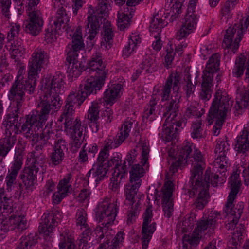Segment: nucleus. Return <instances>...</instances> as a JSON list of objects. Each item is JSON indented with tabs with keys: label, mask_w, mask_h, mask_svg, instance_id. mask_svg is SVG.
I'll use <instances>...</instances> for the list:
<instances>
[{
	"label": "nucleus",
	"mask_w": 249,
	"mask_h": 249,
	"mask_svg": "<svg viewBox=\"0 0 249 249\" xmlns=\"http://www.w3.org/2000/svg\"><path fill=\"white\" fill-rule=\"evenodd\" d=\"M64 83L63 75L57 73L53 76L47 75L42 79L40 89L44 95L37 105L38 110L26 116V121L21 129L27 139H31L32 145L39 141L40 136L36 131L42 128L49 114L57 112L61 107L62 101L59 95Z\"/></svg>",
	"instance_id": "1"
},
{
	"label": "nucleus",
	"mask_w": 249,
	"mask_h": 249,
	"mask_svg": "<svg viewBox=\"0 0 249 249\" xmlns=\"http://www.w3.org/2000/svg\"><path fill=\"white\" fill-rule=\"evenodd\" d=\"M49 56L44 50L38 49L32 55L29 62L28 79L23 80L19 76L13 83L8 94V99L13 102L15 107L7 116L8 123H13L18 126V118L21 114V108L25 100V91L33 94L36 86V78L41 68L49 63Z\"/></svg>",
	"instance_id": "2"
},
{
	"label": "nucleus",
	"mask_w": 249,
	"mask_h": 249,
	"mask_svg": "<svg viewBox=\"0 0 249 249\" xmlns=\"http://www.w3.org/2000/svg\"><path fill=\"white\" fill-rule=\"evenodd\" d=\"M203 168L197 163L192 170L189 184L191 190L189 191L190 197H194L198 193V196L194 202L195 207L199 210L203 209L208 203L210 196L208 193L209 183L210 178V169H207L205 172L204 179L202 178Z\"/></svg>",
	"instance_id": "3"
},
{
	"label": "nucleus",
	"mask_w": 249,
	"mask_h": 249,
	"mask_svg": "<svg viewBox=\"0 0 249 249\" xmlns=\"http://www.w3.org/2000/svg\"><path fill=\"white\" fill-rule=\"evenodd\" d=\"M233 101L231 100L227 93L222 90H217L214 95V98L209 111L207 120L209 124H211L215 120V125L213 127V133L217 136L224 123L227 113L230 111Z\"/></svg>",
	"instance_id": "4"
},
{
	"label": "nucleus",
	"mask_w": 249,
	"mask_h": 249,
	"mask_svg": "<svg viewBox=\"0 0 249 249\" xmlns=\"http://www.w3.org/2000/svg\"><path fill=\"white\" fill-rule=\"evenodd\" d=\"M48 137H40L38 143L30 153V165L25 167L20 177L26 187L33 186L37 181V176L44 163L45 155L42 150L48 144Z\"/></svg>",
	"instance_id": "5"
},
{
	"label": "nucleus",
	"mask_w": 249,
	"mask_h": 249,
	"mask_svg": "<svg viewBox=\"0 0 249 249\" xmlns=\"http://www.w3.org/2000/svg\"><path fill=\"white\" fill-rule=\"evenodd\" d=\"M111 0H99L96 11H94V15L90 14L87 18L86 25V32L89 34L88 38L90 40L94 39L98 33L100 23L99 19L109 14V8Z\"/></svg>",
	"instance_id": "6"
},
{
	"label": "nucleus",
	"mask_w": 249,
	"mask_h": 249,
	"mask_svg": "<svg viewBox=\"0 0 249 249\" xmlns=\"http://www.w3.org/2000/svg\"><path fill=\"white\" fill-rule=\"evenodd\" d=\"M100 75L92 73L85 74L86 76L79 86L82 94L87 98L91 94H96L101 89L105 83L106 73L101 71Z\"/></svg>",
	"instance_id": "7"
},
{
	"label": "nucleus",
	"mask_w": 249,
	"mask_h": 249,
	"mask_svg": "<svg viewBox=\"0 0 249 249\" xmlns=\"http://www.w3.org/2000/svg\"><path fill=\"white\" fill-rule=\"evenodd\" d=\"M56 20L53 22L54 26L50 25L45 29V40L47 43H52L56 40V33L62 26L65 31L68 32L70 18L63 7L59 8L57 12Z\"/></svg>",
	"instance_id": "8"
},
{
	"label": "nucleus",
	"mask_w": 249,
	"mask_h": 249,
	"mask_svg": "<svg viewBox=\"0 0 249 249\" xmlns=\"http://www.w3.org/2000/svg\"><path fill=\"white\" fill-rule=\"evenodd\" d=\"M117 202V200L115 203L103 202L99 204L96 215L99 222H102L104 227L108 228L109 226L113 223L118 210Z\"/></svg>",
	"instance_id": "9"
},
{
	"label": "nucleus",
	"mask_w": 249,
	"mask_h": 249,
	"mask_svg": "<svg viewBox=\"0 0 249 249\" xmlns=\"http://www.w3.org/2000/svg\"><path fill=\"white\" fill-rule=\"evenodd\" d=\"M65 130L69 129L70 136L72 140V147L79 148L84 139L83 135L84 125H81L80 120L76 118L73 121L72 116H65L64 123Z\"/></svg>",
	"instance_id": "10"
},
{
	"label": "nucleus",
	"mask_w": 249,
	"mask_h": 249,
	"mask_svg": "<svg viewBox=\"0 0 249 249\" xmlns=\"http://www.w3.org/2000/svg\"><path fill=\"white\" fill-rule=\"evenodd\" d=\"M61 214L60 212L56 210H52L48 213H44L42 216V222L38 228L40 234H43L44 238L51 236L53 229L57 226L58 219H60Z\"/></svg>",
	"instance_id": "11"
},
{
	"label": "nucleus",
	"mask_w": 249,
	"mask_h": 249,
	"mask_svg": "<svg viewBox=\"0 0 249 249\" xmlns=\"http://www.w3.org/2000/svg\"><path fill=\"white\" fill-rule=\"evenodd\" d=\"M187 123V119L185 117H181L179 120H170L167 118L163 125L161 137L167 142H170L176 139L178 134L179 128L182 129Z\"/></svg>",
	"instance_id": "12"
},
{
	"label": "nucleus",
	"mask_w": 249,
	"mask_h": 249,
	"mask_svg": "<svg viewBox=\"0 0 249 249\" xmlns=\"http://www.w3.org/2000/svg\"><path fill=\"white\" fill-rule=\"evenodd\" d=\"M152 206H149L146 209L143 215V221L142 229V249H147L152 235L156 229V223L151 222L153 216Z\"/></svg>",
	"instance_id": "13"
},
{
	"label": "nucleus",
	"mask_w": 249,
	"mask_h": 249,
	"mask_svg": "<svg viewBox=\"0 0 249 249\" xmlns=\"http://www.w3.org/2000/svg\"><path fill=\"white\" fill-rule=\"evenodd\" d=\"M28 20L24 22L23 28L24 31L34 36H37L41 31L43 20L40 11L29 12Z\"/></svg>",
	"instance_id": "14"
},
{
	"label": "nucleus",
	"mask_w": 249,
	"mask_h": 249,
	"mask_svg": "<svg viewBox=\"0 0 249 249\" xmlns=\"http://www.w3.org/2000/svg\"><path fill=\"white\" fill-rule=\"evenodd\" d=\"M184 20L181 28L177 33V38L178 40L186 37L196 29L198 19L195 11L187 10Z\"/></svg>",
	"instance_id": "15"
},
{
	"label": "nucleus",
	"mask_w": 249,
	"mask_h": 249,
	"mask_svg": "<svg viewBox=\"0 0 249 249\" xmlns=\"http://www.w3.org/2000/svg\"><path fill=\"white\" fill-rule=\"evenodd\" d=\"M1 229L7 232L17 228L19 231L26 229V220L24 215L13 214L9 218L3 220L1 222Z\"/></svg>",
	"instance_id": "16"
},
{
	"label": "nucleus",
	"mask_w": 249,
	"mask_h": 249,
	"mask_svg": "<svg viewBox=\"0 0 249 249\" xmlns=\"http://www.w3.org/2000/svg\"><path fill=\"white\" fill-rule=\"evenodd\" d=\"M243 209L244 204L242 202H239L235 209H233V203L228 207L227 203H226V213L229 220V222L226 225L227 229H234L243 212Z\"/></svg>",
	"instance_id": "17"
},
{
	"label": "nucleus",
	"mask_w": 249,
	"mask_h": 249,
	"mask_svg": "<svg viewBox=\"0 0 249 249\" xmlns=\"http://www.w3.org/2000/svg\"><path fill=\"white\" fill-rule=\"evenodd\" d=\"M220 57L217 53L213 54L207 63L203 71L202 79L213 81V74L219 69Z\"/></svg>",
	"instance_id": "18"
},
{
	"label": "nucleus",
	"mask_w": 249,
	"mask_h": 249,
	"mask_svg": "<svg viewBox=\"0 0 249 249\" xmlns=\"http://www.w3.org/2000/svg\"><path fill=\"white\" fill-rule=\"evenodd\" d=\"M102 62V54L100 53L96 52L93 54L88 63L89 67L86 68L85 74L92 73L100 75L101 71L107 74V71Z\"/></svg>",
	"instance_id": "19"
},
{
	"label": "nucleus",
	"mask_w": 249,
	"mask_h": 249,
	"mask_svg": "<svg viewBox=\"0 0 249 249\" xmlns=\"http://www.w3.org/2000/svg\"><path fill=\"white\" fill-rule=\"evenodd\" d=\"M97 163V168L95 169L94 165L86 175L88 181L90 179L91 181H95L96 184H98L106 176V174L110 168L106 162H105V163Z\"/></svg>",
	"instance_id": "20"
},
{
	"label": "nucleus",
	"mask_w": 249,
	"mask_h": 249,
	"mask_svg": "<svg viewBox=\"0 0 249 249\" xmlns=\"http://www.w3.org/2000/svg\"><path fill=\"white\" fill-rule=\"evenodd\" d=\"M181 96L176 93L174 96H172L170 100L167 101L164 104L165 111L164 113V116L170 117V120L175 119L178 112V103Z\"/></svg>",
	"instance_id": "21"
},
{
	"label": "nucleus",
	"mask_w": 249,
	"mask_h": 249,
	"mask_svg": "<svg viewBox=\"0 0 249 249\" xmlns=\"http://www.w3.org/2000/svg\"><path fill=\"white\" fill-rule=\"evenodd\" d=\"M234 149L238 153L245 154L249 150V130L244 128L235 140Z\"/></svg>",
	"instance_id": "22"
},
{
	"label": "nucleus",
	"mask_w": 249,
	"mask_h": 249,
	"mask_svg": "<svg viewBox=\"0 0 249 249\" xmlns=\"http://www.w3.org/2000/svg\"><path fill=\"white\" fill-rule=\"evenodd\" d=\"M23 171L24 170L20 173L19 175H21ZM16 178V177L7 175L6 178L7 189L9 192L15 190L17 196H20L24 190V187H25L26 189H28L31 186L26 187L21 179L20 176H19V178H20L21 181L17 182Z\"/></svg>",
	"instance_id": "23"
},
{
	"label": "nucleus",
	"mask_w": 249,
	"mask_h": 249,
	"mask_svg": "<svg viewBox=\"0 0 249 249\" xmlns=\"http://www.w3.org/2000/svg\"><path fill=\"white\" fill-rule=\"evenodd\" d=\"M217 224V220L215 217L212 215H208V217L205 215L202 218L198 220L197 222V226L195 228V230L201 235L207 229L209 230H213Z\"/></svg>",
	"instance_id": "24"
},
{
	"label": "nucleus",
	"mask_w": 249,
	"mask_h": 249,
	"mask_svg": "<svg viewBox=\"0 0 249 249\" xmlns=\"http://www.w3.org/2000/svg\"><path fill=\"white\" fill-rule=\"evenodd\" d=\"M123 89L121 84H113L111 87L107 89L104 92V100L107 104H113L120 96V93Z\"/></svg>",
	"instance_id": "25"
},
{
	"label": "nucleus",
	"mask_w": 249,
	"mask_h": 249,
	"mask_svg": "<svg viewBox=\"0 0 249 249\" xmlns=\"http://www.w3.org/2000/svg\"><path fill=\"white\" fill-rule=\"evenodd\" d=\"M23 147L22 145L18 148L16 147L14 160L12 164L11 169L9 170L8 175L17 177L18 174L21 169L23 164Z\"/></svg>",
	"instance_id": "26"
},
{
	"label": "nucleus",
	"mask_w": 249,
	"mask_h": 249,
	"mask_svg": "<svg viewBox=\"0 0 249 249\" xmlns=\"http://www.w3.org/2000/svg\"><path fill=\"white\" fill-rule=\"evenodd\" d=\"M191 145H186L184 146L180 150L178 160L173 162L171 165L169 171L173 174L175 173L178 171V168L183 163L185 160H187L189 158L190 153L191 152Z\"/></svg>",
	"instance_id": "27"
},
{
	"label": "nucleus",
	"mask_w": 249,
	"mask_h": 249,
	"mask_svg": "<svg viewBox=\"0 0 249 249\" xmlns=\"http://www.w3.org/2000/svg\"><path fill=\"white\" fill-rule=\"evenodd\" d=\"M136 152V150L134 149L128 153L123 165L121 166L120 169H118V172L116 175L117 177L120 176V179H121L125 174H127L128 168L135 164L137 155Z\"/></svg>",
	"instance_id": "28"
},
{
	"label": "nucleus",
	"mask_w": 249,
	"mask_h": 249,
	"mask_svg": "<svg viewBox=\"0 0 249 249\" xmlns=\"http://www.w3.org/2000/svg\"><path fill=\"white\" fill-rule=\"evenodd\" d=\"M78 57L72 56L71 53H68L66 58L67 61L70 64H72L71 71H72L73 75L75 76H79L83 71H85L84 74H85L86 71L85 65L82 62L79 61Z\"/></svg>",
	"instance_id": "29"
},
{
	"label": "nucleus",
	"mask_w": 249,
	"mask_h": 249,
	"mask_svg": "<svg viewBox=\"0 0 249 249\" xmlns=\"http://www.w3.org/2000/svg\"><path fill=\"white\" fill-rule=\"evenodd\" d=\"M167 22L163 21L159 17L158 14L153 16L150 21L149 29L155 38H157L158 36H160L161 29L167 26Z\"/></svg>",
	"instance_id": "30"
},
{
	"label": "nucleus",
	"mask_w": 249,
	"mask_h": 249,
	"mask_svg": "<svg viewBox=\"0 0 249 249\" xmlns=\"http://www.w3.org/2000/svg\"><path fill=\"white\" fill-rule=\"evenodd\" d=\"M129 168H130L129 170V181L131 183L135 182L142 184L141 178L145 174V170L142 166L139 164H135Z\"/></svg>",
	"instance_id": "31"
},
{
	"label": "nucleus",
	"mask_w": 249,
	"mask_h": 249,
	"mask_svg": "<svg viewBox=\"0 0 249 249\" xmlns=\"http://www.w3.org/2000/svg\"><path fill=\"white\" fill-rule=\"evenodd\" d=\"M16 142L14 136H8L0 140V156L5 157Z\"/></svg>",
	"instance_id": "32"
},
{
	"label": "nucleus",
	"mask_w": 249,
	"mask_h": 249,
	"mask_svg": "<svg viewBox=\"0 0 249 249\" xmlns=\"http://www.w3.org/2000/svg\"><path fill=\"white\" fill-rule=\"evenodd\" d=\"M141 184L129 181L125 185L124 192L126 199L130 202V205H133L136 202L135 196L137 195Z\"/></svg>",
	"instance_id": "33"
},
{
	"label": "nucleus",
	"mask_w": 249,
	"mask_h": 249,
	"mask_svg": "<svg viewBox=\"0 0 249 249\" xmlns=\"http://www.w3.org/2000/svg\"><path fill=\"white\" fill-rule=\"evenodd\" d=\"M24 48L21 40L14 41L11 43L9 48L11 58L15 59V61L18 60L24 53Z\"/></svg>",
	"instance_id": "34"
},
{
	"label": "nucleus",
	"mask_w": 249,
	"mask_h": 249,
	"mask_svg": "<svg viewBox=\"0 0 249 249\" xmlns=\"http://www.w3.org/2000/svg\"><path fill=\"white\" fill-rule=\"evenodd\" d=\"M85 44L81 35L76 34L73 35L71 42V50L68 53H71L72 56H78V52L83 50Z\"/></svg>",
	"instance_id": "35"
},
{
	"label": "nucleus",
	"mask_w": 249,
	"mask_h": 249,
	"mask_svg": "<svg viewBox=\"0 0 249 249\" xmlns=\"http://www.w3.org/2000/svg\"><path fill=\"white\" fill-rule=\"evenodd\" d=\"M132 124L133 123L130 121H125L123 124L119 132L118 133L115 138V140L120 145L128 137Z\"/></svg>",
	"instance_id": "36"
},
{
	"label": "nucleus",
	"mask_w": 249,
	"mask_h": 249,
	"mask_svg": "<svg viewBox=\"0 0 249 249\" xmlns=\"http://www.w3.org/2000/svg\"><path fill=\"white\" fill-rule=\"evenodd\" d=\"M38 238L37 235L32 233L27 236H22L19 244L16 249H28V246L31 248L37 243Z\"/></svg>",
	"instance_id": "37"
},
{
	"label": "nucleus",
	"mask_w": 249,
	"mask_h": 249,
	"mask_svg": "<svg viewBox=\"0 0 249 249\" xmlns=\"http://www.w3.org/2000/svg\"><path fill=\"white\" fill-rule=\"evenodd\" d=\"M212 81L202 79L201 91L200 92V98L204 101L209 100L211 98L212 90Z\"/></svg>",
	"instance_id": "38"
},
{
	"label": "nucleus",
	"mask_w": 249,
	"mask_h": 249,
	"mask_svg": "<svg viewBox=\"0 0 249 249\" xmlns=\"http://www.w3.org/2000/svg\"><path fill=\"white\" fill-rule=\"evenodd\" d=\"M113 36L112 28H110V26H105L103 33L104 40L102 41L101 42L102 48L104 47L107 49H108L111 47Z\"/></svg>",
	"instance_id": "39"
},
{
	"label": "nucleus",
	"mask_w": 249,
	"mask_h": 249,
	"mask_svg": "<svg viewBox=\"0 0 249 249\" xmlns=\"http://www.w3.org/2000/svg\"><path fill=\"white\" fill-rule=\"evenodd\" d=\"M87 97L82 94V91L79 89L77 93L70 94L66 100L69 104H72V106L79 107L84 102Z\"/></svg>",
	"instance_id": "40"
},
{
	"label": "nucleus",
	"mask_w": 249,
	"mask_h": 249,
	"mask_svg": "<svg viewBox=\"0 0 249 249\" xmlns=\"http://www.w3.org/2000/svg\"><path fill=\"white\" fill-rule=\"evenodd\" d=\"M246 58L244 55H241L236 58L235 61V66L233 69V74L239 78L244 73L245 68Z\"/></svg>",
	"instance_id": "41"
},
{
	"label": "nucleus",
	"mask_w": 249,
	"mask_h": 249,
	"mask_svg": "<svg viewBox=\"0 0 249 249\" xmlns=\"http://www.w3.org/2000/svg\"><path fill=\"white\" fill-rule=\"evenodd\" d=\"M72 178L71 173L67 174L64 178L59 181L57 188L59 192H62L66 194L72 190L71 185L69 184Z\"/></svg>",
	"instance_id": "42"
},
{
	"label": "nucleus",
	"mask_w": 249,
	"mask_h": 249,
	"mask_svg": "<svg viewBox=\"0 0 249 249\" xmlns=\"http://www.w3.org/2000/svg\"><path fill=\"white\" fill-rule=\"evenodd\" d=\"M184 81L185 85L183 86V89L185 91L187 97H188L193 94L196 83L195 82L194 84H193L191 80V75L188 72L185 75Z\"/></svg>",
	"instance_id": "43"
},
{
	"label": "nucleus",
	"mask_w": 249,
	"mask_h": 249,
	"mask_svg": "<svg viewBox=\"0 0 249 249\" xmlns=\"http://www.w3.org/2000/svg\"><path fill=\"white\" fill-rule=\"evenodd\" d=\"M201 121L194 122L192 125V132L191 136L193 139H201L204 138L205 132L201 127Z\"/></svg>",
	"instance_id": "44"
},
{
	"label": "nucleus",
	"mask_w": 249,
	"mask_h": 249,
	"mask_svg": "<svg viewBox=\"0 0 249 249\" xmlns=\"http://www.w3.org/2000/svg\"><path fill=\"white\" fill-rule=\"evenodd\" d=\"M243 226L241 227H237L236 230L232 234L231 239L229 242V246L230 248L232 249H237L238 243V242L242 239L243 233Z\"/></svg>",
	"instance_id": "45"
},
{
	"label": "nucleus",
	"mask_w": 249,
	"mask_h": 249,
	"mask_svg": "<svg viewBox=\"0 0 249 249\" xmlns=\"http://www.w3.org/2000/svg\"><path fill=\"white\" fill-rule=\"evenodd\" d=\"M100 111V106L97 103H92L90 107H89L88 114V119L89 120H99L100 117L99 116V113Z\"/></svg>",
	"instance_id": "46"
},
{
	"label": "nucleus",
	"mask_w": 249,
	"mask_h": 249,
	"mask_svg": "<svg viewBox=\"0 0 249 249\" xmlns=\"http://www.w3.org/2000/svg\"><path fill=\"white\" fill-rule=\"evenodd\" d=\"M171 79V86H173V91H175L177 93H178V91L180 87V81L181 79V77L179 72L176 71L175 72H172L169 77L167 78V80Z\"/></svg>",
	"instance_id": "47"
},
{
	"label": "nucleus",
	"mask_w": 249,
	"mask_h": 249,
	"mask_svg": "<svg viewBox=\"0 0 249 249\" xmlns=\"http://www.w3.org/2000/svg\"><path fill=\"white\" fill-rule=\"evenodd\" d=\"M65 157V154L53 150L50 154V162L53 165L57 166L62 163Z\"/></svg>",
	"instance_id": "48"
},
{
	"label": "nucleus",
	"mask_w": 249,
	"mask_h": 249,
	"mask_svg": "<svg viewBox=\"0 0 249 249\" xmlns=\"http://www.w3.org/2000/svg\"><path fill=\"white\" fill-rule=\"evenodd\" d=\"M241 184H230L231 191L229 193L228 198L227 200V207L231 205L233 203L234 199L236 197V195L239 191Z\"/></svg>",
	"instance_id": "49"
},
{
	"label": "nucleus",
	"mask_w": 249,
	"mask_h": 249,
	"mask_svg": "<svg viewBox=\"0 0 249 249\" xmlns=\"http://www.w3.org/2000/svg\"><path fill=\"white\" fill-rule=\"evenodd\" d=\"M87 216V213L84 209L80 208L78 209L76 214L77 225H79L84 228L88 227L86 223Z\"/></svg>",
	"instance_id": "50"
},
{
	"label": "nucleus",
	"mask_w": 249,
	"mask_h": 249,
	"mask_svg": "<svg viewBox=\"0 0 249 249\" xmlns=\"http://www.w3.org/2000/svg\"><path fill=\"white\" fill-rule=\"evenodd\" d=\"M155 60L149 56L141 63L140 66L142 69H146L147 73L153 72L155 71Z\"/></svg>",
	"instance_id": "51"
},
{
	"label": "nucleus",
	"mask_w": 249,
	"mask_h": 249,
	"mask_svg": "<svg viewBox=\"0 0 249 249\" xmlns=\"http://www.w3.org/2000/svg\"><path fill=\"white\" fill-rule=\"evenodd\" d=\"M121 157L118 154L116 153L115 154H113V156L111 157L110 160H108L107 162H106L107 164L108 165V166L109 167H112L113 165L115 164V170L114 172V176H116L117 175V173L118 172V169H120L119 167L121 166V163L120 162L121 161Z\"/></svg>",
	"instance_id": "52"
},
{
	"label": "nucleus",
	"mask_w": 249,
	"mask_h": 249,
	"mask_svg": "<svg viewBox=\"0 0 249 249\" xmlns=\"http://www.w3.org/2000/svg\"><path fill=\"white\" fill-rule=\"evenodd\" d=\"M139 206L140 204L137 202L134 207L132 205L131 210L128 211L127 219V224H130L135 221V218L139 213Z\"/></svg>",
	"instance_id": "53"
},
{
	"label": "nucleus",
	"mask_w": 249,
	"mask_h": 249,
	"mask_svg": "<svg viewBox=\"0 0 249 249\" xmlns=\"http://www.w3.org/2000/svg\"><path fill=\"white\" fill-rule=\"evenodd\" d=\"M3 126L5 128V133L7 136H10L12 133L14 132L15 134H17L20 126V123L18 124V126H17V124H14L13 123H8L7 121H4L3 122Z\"/></svg>",
	"instance_id": "54"
},
{
	"label": "nucleus",
	"mask_w": 249,
	"mask_h": 249,
	"mask_svg": "<svg viewBox=\"0 0 249 249\" xmlns=\"http://www.w3.org/2000/svg\"><path fill=\"white\" fill-rule=\"evenodd\" d=\"M187 145H191V148L192 149V146L195 148V146L193 145L192 143L190 144L188 143ZM192 150L189 154V158L187 159V160H185V162L188 163L189 160L190 161H192L194 160L195 161L197 162H201L202 161V155L200 151H198L197 149H194V151L193 154H192Z\"/></svg>",
	"instance_id": "55"
},
{
	"label": "nucleus",
	"mask_w": 249,
	"mask_h": 249,
	"mask_svg": "<svg viewBox=\"0 0 249 249\" xmlns=\"http://www.w3.org/2000/svg\"><path fill=\"white\" fill-rule=\"evenodd\" d=\"M171 79L170 78L169 80H166L164 86H163V89H162V92L161 93V101H167L169 99L171 93Z\"/></svg>",
	"instance_id": "56"
},
{
	"label": "nucleus",
	"mask_w": 249,
	"mask_h": 249,
	"mask_svg": "<svg viewBox=\"0 0 249 249\" xmlns=\"http://www.w3.org/2000/svg\"><path fill=\"white\" fill-rule=\"evenodd\" d=\"M130 39L127 45L123 51V56L124 57H128L133 52L137 45V43H135L132 37H130Z\"/></svg>",
	"instance_id": "57"
},
{
	"label": "nucleus",
	"mask_w": 249,
	"mask_h": 249,
	"mask_svg": "<svg viewBox=\"0 0 249 249\" xmlns=\"http://www.w3.org/2000/svg\"><path fill=\"white\" fill-rule=\"evenodd\" d=\"M172 196V189L170 185H169L163 192L162 203L163 204H169L173 203L171 198Z\"/></svg>",
	"instance_id": "58"
},
{
	"label": "nucleus",
	"mask_w": 249,
	"mask_h": 249,
	"mask_svg": "<svg viewBox=\"0 0 249 249\" xmlns=\"http://www.w3.org/2000/svg\"><path fill=\"white\" fill-rule=\"evenodd\" d=\"M67 150L68 148L65 140L59 139L55 142L53 150H56V152L64 153V151Z\"/></svg>",
	"instance_id": "59"
},
{
	"label": "nucleus",
	"mask_w": 249,
	"mask_h": 249,
	"mask_svg": "<svg viewBox=\"0 0 249 249\" xmlns=\"http://www.w3.org/2000/svg\"><path fill=\"white\" fill-rule=\"evenodd\" d=\"M20 28V25L18 23H15L12 25L7 36V39L9 42L14 39V37L18 35Z\"/></svg>",
	"instance_id": "60"
},
{
	"label": "nucleus",
	"mask_w": 249,
	"mask_h": 249,
	"mask_svg": "<svg viewBox=\"0 0 249 249\" xmlns=\"http://www.w3.org/2000/svg\"><path fill=\"white\" fill-rule=\"evenodd\" d=\"M167 54L165 56V64L164 66L169 69L170 68L172 61L174 59L175 53L174 52L173 49L171 48L167 49Z\"/></svg>",
	"instance_id": "61"
},
{
	"label": "nucleus",
	"mask_w": 249,
	"mask_h": 249,
	"mask_svg": "<svg viewBox=\"0 0 249 249\" xmlns=\"http://www.w3.org/2000/svg\"><path fill=\"white\" fill-rule=\"evenodd\" d=\"M182 3L181 2L176 0L171 7V10L175 16H178L181 11Z\"/></svg>",
	"instance_id": "62"
},
{
	"label": "nucleus",
	"mask_w": 249,
	"mask_h": 249,
	"mask_svg": "<svg viewBox=\"0 0 249 249\" xmlns=\"http://www.w3.org/2000/svg\"><path fill=\"white\" fill-rule=\"evenodd\" d=\"M113 111L111 109L107 108L105 110L103 111L101 117L103 119L104 118L105 121L106 123H110L112 119Z\"/></svg>",
	"instance_id": "63"
},
{
	"label": "nucleus",
	"mask_w": 249,
	"mask_h": 249,
	"mask_svg": "<svg viewBox=\"0 0 249 249\" xmlns=\"http://www.w3.org/2000/svg\"><path fill=\"white\" fill-rule=\"evenodd\" d=\"M109 156V152H106L103 150L101 149L100 152L98 157L97 159V163H103L106 162L107 161L108 158Z\"/></svg>",
	"instance_id": "64"
}]
</instances>
